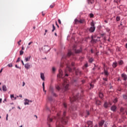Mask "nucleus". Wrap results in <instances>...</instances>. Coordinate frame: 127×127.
Listing matches in <instances>:
<instances>
[{
	"label": "nucleus",
	"mask_w": 127,
	"mask_h": 127,
	"mask_svg": "<svg viewBox=\"0 0 127 127\" xmlns=\"http://www.w3.org/2000/svg\"><path fill=\"white\" fill-rule=\"evenodd\" d=\"M79 94H77L76 96H74L72 98H70V101L71 103L72 102H74V101H76V100H79Z\"/></svg>",
	"instance_id": "nucleus-5"
},
{
	"label": "nucleus",
	"mask_w": 127,
	"mask_h": 127,
	"mask_svg": "<svg viewBox=\"0 0 127 127\" xmlns=\"http://www.w3.org/2000/svg\"><path fill=\"white\" fill-rule=\"evenodd\" d=\"M23 53H24V52L22 50H21L20 51V55H23Z\"/></svg>",
	"instance_id": "nucleus-32"
},
{
	"label": "nucleus",
	"mask_w": 127,
	"mask_h": 127,
	"mask_svg": "<svg viewBox=\"0 0 127 127\" xmlns=\"http://www.w3.org/2000/svg\"><path fill=\"white\" fill-rule=\"evenodd\" d=\"M104 74L105 76H108L109 75V72H108V71L106 70V69L104 70Z\"/></svg>",
	"instance_id": "nucleus-21"
},
{
	"label": "nucleus",
	"mask_w": 127,
	"mask_h": 127,
	"mask_svg": "<svg viewBox=\"0 0 127 127\" xmlns=\"http://www.w3.org/2000/svg\"><path fill=\"white\" fill-rule=\"evenodd\" d=\"M120 111L121 113H124V112H125V109H124L123 107H121L120 109Z\"/></svg>",
	"instance_id": "nucleus-23"
},
{
	"label": "nucleus",
	"mask_w": 127,
	"mask_h": 127,
	"mask_svg": "<svg viewBox=\"0 0 127 127\" xmlns=\"http://www.w3.org/2000/svg\"><path fill=\"white\" fill-rule=\"evenodd\" d=\"M56 29V28L55 27V26H54V24H53V30H52V32L54 31Z\"/></svg>",
	"instance_id": "nucleus-27"
},
{
	"label": "nucleus",
	"mask_w": 127,
	"mask_h": 127,
	"mask_svg": "<svg viewBox=\"0 0 127 127\" xmlns=\"http://www.w3.org/2000/svg\"><path fill=\"white\" fill-rule=\"evenodd\" d=\"M103 80L104 81H108V79L107 78H103Z\"/></svg>",
	"instance_id": "nucleus-55"
},
{
	"label": "nucleus",
	"mask_w": 127,
	"mask_h": 127,
	"mask_svg": "<svg viewBox=\"0 0 127 127\" xmlns=\"http://www.w3.org/2000/svg\"><path fill=\"white\" fill-rule=\"evenodd\" d=\"M88 3H93L94 0H87Z\"/></svg>",
	"instance_id": "nucleus-20"
},
{
	"label": "nucleus",
	"mask_w": 127,
	"mask_h": 127,
	"mask_svg": "<svg viewBox=\"0 0 127 127\" xmlns=\"http://www.w3.org/2000/svg\"><path fill=\"white\" fill-rule=\"evenodd\" d=\"M121 76L124 81H127V75L126 74H125V73L122 74Z\"/></svg>",
	"instance_id": "nucleus-9"
},
{
	"label": "nucleus",
	"mask_w": 127,
	"mask_h": 127,
	"mask_svg": "<svg viewBox=\"0 0 127 127\" xmlns=\"http://www.w3.org/2000/svg\"><path fill=\"white\" fill-rule=\"evenodd\" d=\"M91 27L89 29V31L90 32H94L95 31V29H96V27H95V24L93 22H91Z\"/></svg>",
	"instance_id": "nucleus-4"
},
{
	"label": "nucleus",
	"mask_w": 127,
	"mask_h": 127,
	"mask_svg": "<svg viewBox=\"0 0 127 127\" xmlns=\"http://www.w3.org/2000/svg\"><path fill=\"white\" fill-rule=\"evenodd\" d=\"M124 85H125V86H127V81H125L124 82Z\"/></svg>",
	"instance_id": "nucleus-51"
},
{
	"label": "nucleus",
	"mask_w": 127,
	"mask_h": 127,
	"mask_svg": "<svg viewBox=\"0 0 127 127\" xmlns=\"http://www.w3.org/2000/svg\"><path fill=\"white\" fill-rule=\"evenodd\" d=\"M32 43H33V42H29V43H28V45L29 46V45L32 44Z\"/></svg>",
	"instance_id": "nucleus-46"
},
{
	"label": "nucleus",
	"mask_w": 127,
	"mask_h": 127,
	"mask_svg": "<svg viewBox=\"0 0 127 127\" xmlns=\"http://www.w3.org/2000/svg\"><path fill=\"white\" fill-rule=\"evenodd\" d=\"M117 66H118V63H117V62L113 63V67L114 68H116V67H117Z\"/></svg>",
	"instance_id": "nucleus-17"
},
{
	"label": "nucleus",
	"mask_w": 127,
	"mask_h": 127,
	"mask_svg": "<svg viewBox=\"0 0 127 127\" xmlns=\"http://www.w3.org/2000/svg\"><path fill=\"white\" fill-rule=\"evenodd\" d=\"M2 91L4 92H6L7 91V87H6V86L5 85H3L2 87Z\"/></svg>",
	"instance_id": "nucleus-13"
},
{
	"label": "nucleus",
	"mask_w": 127,
	"mask_h": 127,
	"mask_svg": "<svg viewBox=\"0 0 127 127\" xmlns=\"http://www.w3.org/2000/svg\"><path fill=\"white\" fill-rule=\"evenodd\" d=\"M10 98L12 100H13V98H14V95L13 94L11 95Z\"/></svg>",
	"instance_id": "nucleus-31"
},
{
	"label": "nucleus",
	"mask_w": 127,
	"mask_h": 127,
	"mask_svg": "<svg viewBox=\"0 0 127 127\" xmlns=\"http://www.w3.org/2000/svg\"><path fill=\"white\" fill-rule=\"evenodd\" d=\"M31 58V57L29 56L28 57L25 58V61L26 62H28V61H29V60H30V58Z\"/></svg>",
	"instance_id": "nucleus-16"
},
{
	"label": "nucleus",
	"mask_w": 127,
	"mask_h": 127,
	"mask_svg": "<svg viewBox=\"0 0 127 127\" xmlns=\"http://www.w3.org/2000/svg\"><path fill=\"white\" fill-rule=\"evenodd\" d=\"M25 86V82L24 81L23 82L22 87H24Z\"/></svg>",
	"instance_id": "nucleus-48"
},
{
	"label": "nucleus",
	"mask_w": 127,
	"mask_h": 127,
	"mask_svg": "<svg viewBox=\"0 0 127 127\" xmlns=\"http://www.w3.org/2000/svg\"><path fill=\"white\" fill-rule=\"evenodd\" d=\"M46 32H47V30H45V33L44 34V35H46Z\"/></svg>",
	"instance_id": "nucleus-56"
},
{
	"label": "nucleus",
	"mask_w": 127,
	"mask_h": 127,
	"mask_svg": "<svg viewBox=\"0 0 127 127\" xmlns=\"http://www.w3.org/2000/svg\"><path fill=\"white\" fill-rule=\"evenodd\" d=\"M50 92H51L52 93V95H53V96H54V97H57V95L56 93H54V89H53V87H50Z\"/></svg>",
	"instance_id": "nucleus-6"
},
{
	"label": "nucleus",
	"mask_w": 127,
	"mask_h": 127,
	"mask_svg": "<svg viewBox=\"0 0 127 127\" xmlns=\"http://www.w3.org/2000/svg\"><path fill=\"white\" fill-rule=\"evenodd\" d=\"M103 97H104V95L103 94V93H100L99 94V97L101 99H102Z\"/></svg>",
	"instance_id": "nucleus-26"
},
{
	"label": "nucleus",
	"mask_w": 127,
	"mask_h": 127,
	"mask_svg": "<svg viewBox=\"0 0 127 127\" xmlns=\"http://www.w3.org/2000/svg\"><path fill=\"white\" fill-rule=\"evenodd\" d=\"M4 102H6V99H4V101H3V103H4Z\"/></svg>",
	"instance_id": "nucleus-59"
},
{
	"label": "nucleus",
	"mask_w": 127,
	"mask_h": 127,
	"mask_svg": "<svg viewBox=\"0 0 127 127\" xmlns=\"http://www.w3.org/2000/svg\"><path fill=\"white\" fill-rule=\"evenodd\" d=\"M71 54H72V52L71 51H69L67 54V56H71Z\"/></svg>",
	"instance_id": "nucleus-24"
},
{
	"label": "nucleus",
	"mask_w": 127,
	"mask_h": 127,
	"mask_svg": "<svg viewBox=\"0 0 127 127\" xmlns=\"http://www.w3.org/2000/svg\"><path fill=\"white\" fill-rule=\"evenodd\" d=\"M124 99H125V100H127V95H123Z\"/></svg>",
	"instance_id": "nucleus-29"
},
{
	"label": "nucleus",
	"mask_w": 127,
	"mask_h": 127,
	"mask_svg": "<svg viewBox=\"0 0 127 127\" xmlns=\"http://www.w3.org/2000/svg\"><path fill=\"white\" fill-rule=\"evenodd\" d=\"M50 7H51V8H53V7H54L53 5H50Z\"/></svg>",
	"instance_id": "nucleus-53"
},
{
	"label": "nucleus",
	"mask_w": 127,
	"mask_h": 127,
	"mask_svg": "<svg viewBox=\"0 0 127 127\" xmlns=\"http://www.w3.org/2000/svg\"><path fill=\"white\" fill-rule=\"evenodd\" d=\"M84 22V20H79V23H83Z\"/></svg>",
	"instance_id": "nucleus-38"
},
{
	"label": "nucleus",
	"mask_w": 127,
	"mask_h": 127,
	"mask_svg": "<svg viewBox=\"0 0 127 127\" xmlns=\"http://www.w3.org/2000/svg\"><path fill=\"white\" fill-rule=\"evenodd\" d=\"M85 67H88V64H85Z\"/></svg>",
	"instance_id": "nucleus-57"
},
{
	"label": "nucleus",
	"mask_w": 127,
	"mask_h": 127,
	"mask_svg": "<svg viewBox=\"0 0 127 127\" xmlns=\"http://www.w3.org/2000/svg\"><path fill=\"white\" fill-rule=\"evenodd\" d=\"M117 102H118V99L117 98H115L114 101H113V102L116 103H117Z\"/></svg>",
	"instance_id": "nucleus-34"
},
{
	"label": "nucleus",
	"mask_w": 127,
	"mask_h": 127,
	"mask_svg": "<svg viewBox=\"0 0 127 127\" xmlns=\"http://www.w3.org/2000/svg\"><path fill=\"white\" fill-rule=\"evenodd\" d=\"M52 71H53V72H55V71H56V68H55V67H53Z\"/></svg>",
	"instance_id": "nucleus-35"
},
{
	"label": "nucleus",
	"mask_w": 127,
	"mask_h": 127,
	"mask_svg": "<svg viewBox=\"0 0 127 127\" xmlns=\"http://www.w3.org/2000/svg\"><path fill=\"white\" fill-rule=\"evenodd\" d=\"M50 47L48 46H45L42 48V50H43L44 52H48V51H50Z\"/></svg>",
	"instance_id": "nucleus-3"
},
{
	"label": "nucleus",
	"mask_w": 127,
	"mask_h": 127,
	"mask_svg": "<svg viewBox=\"0 0 127 127\" xmlns=\"http://www.w3.org/2000/svg\"><path fill=\"white\" fill-rule=\"evenodd\" d=\"M71 66H74V63H71Z\"/></svg>",
	"instance_id": "nucleus-62"
},
{
	"label": "nucleus",
	"mask_w": 127,
	"mask_h": 127,
	"mask_svg": "<svg viewBox=\"0 0 127 127\" xmlns=\"http://www.w3.org/2000/svg\"><path fill=\"white\" fill-rule=\"evenodd\" d=\"M75 73L76 75H80V74H81V71L79 70V69H77L76 70H75Z\"/></svg>",
	"instance_id": "nucleus-18"
},
{
	"label": "nucleus",
	"mask_w": 127,
	"mask_h": 127,
	"mask_svg": "<svg viewBox=\"0 0 127 127\" xmlns=\"http://www.w3.org/2000/svg\"><path fill=\"white\" fill-rule=\"evenodd\" d=\"M116 19H117V21H120V17H117Z\"/></svg>",
	"instance_id": "nucleus-44"
},
{
	"label": "nucleus",
	"mask_w": 127,
	"mask_h": 127,
	"mask_svg": "<svg viewBox=\"0 0 127 127\" xmlns=\"http://www.w3.org/2000/svg\"><path fill=\"white\" fill-rule=\"evenodd\" d=\"M20 42H21V40H20L17 43L19 46L20 45Z\"/></svg>",
	"instance_id": "nucleus-45"
},
{
	"label": "nucleus",
	"mask_w": 127,
	"mask_h": 127,
	"mask_svg": "<svg viewBox=\"0 0 127 127\" xmlns=\"http://www.w3.org/2000/svg\"><path fill=\"white\" fill-rule=\"evenodd\" d=\"M92 40H91V42H92V43H95V42H96L98 41V39H96V37H94L93 36H92Z\"/></svg>",
	"instance_id": "nucleus-11"
},
{
	"label": "nucleus",
	"mask_w": 127,
	"mask_h": 127,
	"mask_svg": "<svg viewBox=\"0 0 127 127\" xmlns=\"http://www.w3.org/2000/svg\"><path fill=\"white\" fill-rule=\"evenodd\" d=\"M89 61L90 63H92V62H93V61H94V60L92 58H91L89 59Z\"/></svg>",
	"instance_id": "nucleus-30"
},
{
	"label": "nucleus",
	"mask_w": 127,
	"mask_h": 127,
	"mask_svg": "<svg viewBox=\"0 0 127 127\" xmlns=\"http://www.w3.org/2000/svg\"><path fill=\"white\" fill-rule=\"evenodd\" d=\"M106 30L107 31V32H110V29L109 28H106Z\"/></svg>",
	"instance_id": "nucleus-49"
},
{
	"label": "nucleus",
	"mask_w": 127,
	"mask_h": 127,
	"mask_svg": "<svg viewBox=\"0 0 127 127\" xmlns=\"http://www.w3.org/2000/svg\"><path fill=\"white\" fill-rule=\"evenodd\" d=\"M21 63H22V65H25L24 63H23V61H21Z\"/></svg>",
	"instance_id": "nucleus-54"
},
{
	"label": "nucleus",
	"mask_w": 127,
	"mask_h": 127,
	"mask_svg": "<svg viewBox=\"0 0 127 127\" xmlns=\"http://www.w3.org/2000/svg\"><path fill=\"white\" fill-rule=\"evenodd\" d=\"M42 86H43V90H44V89H45V85L44 82L43 83Z\"/></svg>",
	"instance_id": "nucleus-33"
},
{
	"label": "nucleus",
	"mask_w": 127,
	"mask_h": 127,
	"mask_svg": "<svg viewBox=\"0 0 127 127\" xmlns=\"http://www.w3.org/2000/svg\"><path fill=\"white\" fill-rule=\"evenodd\" d=\"M24 67L27 69H29V68H30V64H29V63H27V64H24Z\"/></svg>",
	"instance_id": "nucleus-12"
},
{
	"label": "nucleus",
	"mask_w": 127,
	"mask_h": 127,
	"mask_svg": "<svg viewBox=\"0 0 127 127\" xmlns=\"http://www.w3.org/2000/svg\"><path fill=\"white\" fill-rule=\"evenodd\" d=\"M74 21H75V23H76V24L79 23V20H78V19H75L74 20Z\"/></svg>",
	"instance_id": "nucleus-28"
},
{
	"label": "nucleus",
	"mask_w": 127,
	"mask_h": 127,
	"mask_svg": "<svg viewBox=\"0 0 127 127\" xmlns=\"http://www.w3.org/2000/svg\"><path fill=\"white\" fill-rule=\"evenodd\" d=\"M104 106V108H106V109H107L111 106V103L105 102Z\"/></svg>",
	"instance_id": "nucleus-8"
},
{
	"label": "nucleus",
	"mask_w": 127,
	"mask_h": 127,
	"mask_svg": "<svg viewBox=\"0 0 127 127\" xmlns=\"http://www.w3.org/2000/svg\"><path fill=\"white\" fill-rule=\"evenodd\" d=\"M24 102H25L24 103V104L25 106H26V105H29V101H28V99H25Z\"/></svg>",
	"instance_id": "nucleus-14"
},
{
	"label": "nucleus",
	"mask_w": 127,
	"mask_h": 127,
	"mask_svg": "<svg viewBox=\"0 0 127 127\" xmlns=\"http://www.w3.org/2000/svg\"><path fill=\"white\" fill-rule=\"evenodd\" d=\"M14 100H16V97H14Z\"/></svg>",
	"instance_id": "nucleus-64"
},
{
	"label": "nucleus",
	"mask_w": 127,
	"mask_h": 127,
	"mask_svg": "<svg viewBox=\"0 0 127 127\" xmlns=\"http://www.w3.org/2000/svg\"><path fill=\"white\" fill-rule=\"evenodd\" d=\"M1 72H2V68H1L0 70V73H1Z\"/></svg>",
	"instance_id": "nucleus-61"
},
{
	"label": "nucleus",
	"mask_w": 127,
	"mask_h": 127,
	"mask_svg": "<svg viewBox=\"0 0 127 127\" xmlns=\"http://www.w3.org/2000/svg\"><path fill=\"white\" fill-rule=\"evenodd\" d=\"M86 127H93V122H92L91 121L87 122Z\"/></svg>",
	"instance_id": "nucleus-7"
},
{
	"label": "nucleus",
	"mask_w": 127,
	"mask_h": 127,
	"mask_svg": "<svg viewBox=\"0 0 127 127\" xmlns=\"http://www.w3.org/2000/svg\"><path fill=\"white\" fill-rule=\"evenodd\" d=\"M40 76H41V79H42V80L43 81H45V76H44V73L41 72L40 73Z\"/></svg>",
	"instance_id": "nucleus-10"
},
{
	"label": "nucleus",
	"mask_w": 127,
	"mask_h": 127,
	"mask_svg": "<svg viewBox=\"0 0 127 127\" xmlns=\"http://www.w3.org/2000/svg\"><path fill=\"white\" fill-rule=\"evenodd\" d=\"M24 50V47L23 46L22 47V51Z\"/></svg>",
	"instance_id": "nucleus-58"
},
{
	"label": "nucleus",
	"mask_w": 127,
	"mask_h": 127,
	"mask_svg": "<svg viewBox=\"0 0 127 127\" xmlns=\"http://www.w3.org/2000/svg\"><path fill=\"white\" fill-rule=\"evenodd\" d=\"M66 112L65 111L63 113L62 116H60V113L57 114V116L52 117L49 115L47 119V124L49 127H63L61 124L65 125L68 122V118L65 117Z\"/></svg>",
	"instance_id": "nucleus-1"
},
{
	"label": "nucleus",
	"mask_w": 127,
	"mask_h": 127,
	"mask_svg": "<svg viewBox=\"0 0 127 127\" xmlns=\"http://www.w3.org/2000/svg\"><path fill=\"white\" fill-rule=\"evenodd\" d=\"M19 61H20V58H18L16 62L17 63V62H19Z\"/></svg>",
	"instance_id": "nucleus-42"
},
{
	"label": "nucleus",
	"mask_w": 127,
	"mask_h": 127,
	"mask_svg": "<svg viewBox=\"0 0 127 127\" xmlns=\"http://www.w3.org/2000/svg\"><path fill=\"white\" fill-rule=\"evenodd\" d=\"M56 89H57V90H58V91H59V90H60V87L59 86V85H56Z\"/></svg>",
	"instance_id": "nucleus-25"
},
{
	"label": "nucleus",
	"mask_w": 127,
	"mask_h": 127,
	"mask_svg": "<svg viewBox=\"0 0 127 127\" xmlns=\"http://www.w3.org/2000/svg\"><path fill=\"white\" fill-rule=\"evenodd\" d=\"M81 51H82L81 50H75V52L76 53H80V52H81Z\"/></svg>",
	"instance_id": "nucleus-22"
},
{
	"label": "nucleus",
	"mask_w": 127,
	"mask_h": 127,
	"mask_svg": "<svg viewBox=\"0 0 127 127\" xmlns=\"http://www.w3.org/2000/svg\"><path fill=\"white\" fill-rule=\"evenodd\" d=\"M48 100H49V101H52V97H48Z\"/></svg>",
	"instance_id": "nucleus-41"
},
{
	"label": "nucleus",
	"mask_w": 127,
	"mask_h": 127,
	"mask_svg": "<svg viewBox=\"0 0 127 127\" xmlns=\"http://www.w3.org/2000/svg\"><path fill=\"white\" fill-rule=\"evenodd\" d=\"M90 17H94V14H93V13H90Z\"/></svg>",
	"instance_id": "nucleus-40"
},
{
	"label": "nucleus",
	"mask_w": 127,
	"mask_h": 127,
	"mask_svg": "<svg viewBox=\"0 0 127 127\" xmlns=\"http://www.w3.org/2000/svg\"><path fill=\"white\" fill-rule=\"evenodd\" d=\"M15 67L16 68H17L18 69H20V67L17 66V64H16V65H15Z\"/></svg>",
	"instance_id": "nucleus-43"
},
{
	"label": "nucleus",
	"mask_w": 127,
	"mask_h": 127,
	"mask_svg": "<svg viewBox=\"0 0 127 127\" xmlns=\"http://www.w3.org/2000/svg\"><path fill=\"white\" fill-rule=\"evenodd\" d=\"M111 111L113 112H116V110H117V107L115 106H113L111 108Z\"/></svg>",
	"instance_id": "nucleus-15"
},
{
	"label": "nucleus",
	"mask_w": 127,
	"mask_h": 127,
	"mask_svg": "<svg viewBox=\"0 0 127 127\" xmlns=\"http://www.w3.org/2000/svg\"><path fill=\"white\" fill-rule=\"evenodd\" d=\"M8 114H6V121H8Z\"/></svg>",
	"instance_id": "nucleus-39"
},
{
	"label": "nucleus",
	"mask_w": 127,
	"mask_h": 127,
	"mask_svg": "<svg viewBox=\"0 0 127 127\" xmlns=\"http://www.w3.org/2000/svg\"><path fill=\"white\" fill-rule=\"evenodd\" d=\"M87 116H89L90 115V113H89V111H86Z\"/></svg>",
	"instance_id": "nucleus-52"
},
{
	"label": "nucleus",
	"mask_w": 127,
	"mask_h": 127,
	"mask_svg": "<svg viewBox=\"0 0 127 127\" xmlns=\"http://www.w3.org/2000/svg\"><path fill=\"white\" fill-rule=\"evenodd\" d=\"M63 106L64 108H67V105L66 104V103H64Z\"/></svg>",
	"instance_id": "nucleus-37"
},
{
	"label": "nucleus",
	"mask_w": 127,
	"mask_h": 127,
	"mask_svg": "<svg viewBox=\"0 0 127 127\" xmlns=\"http://www.w3.org/2000/svg\"><path fill=\"white\" fill-rule=\"evenodd\" d=\"M65 64L66 65V70H65V75L63 74V71H62L61 69H59V74L58 75V76L59 77V78H61L64 82L62 86V89L64 90V91L69 90V80H67L66 78H64V77H68L67 71H68V72H72V68L70 67L69 64L66 63Z\"/></svg>",
	"instance_id": "nucleus-2"
},
{
	"label": "nucleus",
	"mask_w": 127,
	"mask_h": 127,
	"mask_svg": "<svg viewBox=\"0 0 127 127\" xmlns=\"http://www.w3.org/2000/svg\"><path fill=\"white\" fill-rule=\"evenodd\" d=\"M125 47L126 48H127V43L126 44Z\"/></svg>",
	"instance_id": "nucleus-63"
},
{
	"label": "nucleus",
	"mask_w": 127,
	"mask_h": 127,
	"mask_svg": "<svg viewBox=\"0 0 127 127\" xmlns=\"http://www.w3.org/2000/svg\"><path fill=\"white\" fill-rule=\"evenodd\" d=\"M58 22L60 24H61V20L60 19H58Z\"/></svg>",
	"instance_id": "nucleus-47"
},
{
	"label": "nucleus",
	"mask_w": 127,
	"mask_h": 127,
	"mask_svg": "<svg viewBox=\"0 0 127 127\" xmlns=\"http://www.w3.org/2000/svg\"><path fill=\"white\" fill-rule=\"evenodd\" d=\"M8 67H12V64H7Z\"/></svg>",
	"instance_id": "nucleus-36"
},
{
	"label": "nucleus",
	"mask_w": 127,
	"mask_h": 127,
	"mask_svg": "<svg viewBox=\"0 0 127 127\" xmlns=\"http://www.w3.org/2000/svg\"><path fill=\"white\" fill-rule=\"evenodd\" d=\"M118 64L119 65H123L124 64V61H123V60H120L118 61Z\"/></svg>",
	"instance_id": "nucleus-19"
},
{
	"label": "nucleus",
	"mask_w": 127,
	"mask_h": 127,
	"mask_svg": "<svg viewBox=\"0 0 127 127\" xmlns=\"http://www.w3.org/2000/svg\"><path fill=\"white\" fill-rule=\"evenodd\" d=\"M90 87L91 88H93L94 85H93L92 83L90 84Z\"/></svg>",
	"instance_id": "nucleus-50"
},
{
	"label": "nucleus",
	"mask_w": 127,
	"mask_h": 127,
	"mask_svg": "<svg viewBox=\"0 0 127 127\" xmlns=\"http://www.w3.org/2000/svg\"><path fill=\"white\" fill-rule=\"evenodd\" d=\"M28 101H29V103H31L32 102V100H28Z\"/></svg>",
	"instance_id": "nucleus-60"
}]
</instances>
